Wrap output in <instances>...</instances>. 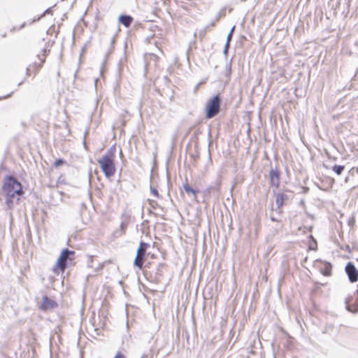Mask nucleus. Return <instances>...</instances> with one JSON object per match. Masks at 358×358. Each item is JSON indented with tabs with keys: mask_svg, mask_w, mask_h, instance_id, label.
Masks as SVG:
<instances>
[{
	"mask_svg": "<svg viewBox=\"0 0 358 358\" xmlns=\"http://www.w3.org/2000/svg\"><path fill=\"white\" fill-rule=\"evenodd\" d=\"M348 180H349V176L345 177V182H348Z\"/></svg>",
	"mask_w": 358,
	"mask_h": 358,
	"instance_id": "8fccbe9b",
	"label": "nucleus"
},
{
	"mask_svg": "<svg viewBox=\"0 0 358 358\" xmlns=\"http://www.w3.org/2000/svg\"><path fill=\"white\" fill-rule=\"evenodd\" d=\"M349 174L354 176L355 174H358V167H353L349 171Z\"/></svg>",
	"mask_w": 358,
	"mask_h": 358,
	"instance_id": "c756f323",
	"label": "nucleus"
},
{
	"mask_svg": "<svg viewBox=\"0 0 358 358\" xmlns=\"http://www.w3.org/2000/svg\"><path fill=\"white\" fill-rule=\"evenodd\" d=\"M6 34H3V35H2V37H6Z\"/></svg>",
	"mask_w": 358,
	"mask_h": 358,
	"instance_id": "6e6d98bb",
	"label": "nucleus"
},
{
	"mask_svg": "<svg viewBox=\"0 0 358 358\" xmlns=\"http://www.w3.org/2000/svg\"><path fill=\"white\" fill-rule=\"evenodd\" d=\"M25 25H26V23H25V22L22 23V24L20 25V29H22V28H24V27H25Z\"/></svg>",
	"mask_w": 358,
	"mask_h": 358,
	"instance_id": "de8ad7c7",
	"label": "nucleus"
},
{
	"mask_svg": "<svg viewBox=\"0 0 358 358\" xmlns=\"http://www.w3.org/2000/svg\"><path fill=\"white\" fill-rule=\"evenodd\" d=\"M26 74L27 76H30V68L29 67H27V69H26Z\"/></svg>",
	"mask_w": 358,
	"mask_h": 358,
	"instance_id": "c03bdc74",
	"label": "nucleus"
},
{
	"mask_svg": "<svg viewBox=\"0 0 358 358\" xmlns=\"http://www.w3.org/2000/svg\"><path fill=\"white\" fill-rule=\"evenodd\" d=\"M322 264V267L320 268V272L324 276H329L331 275L332 265L330 262L319 260Z\"/></svg>",
	"mask_w": 358,
	"mask_h": 358,
	"instance_id": "4468645a",
	"label": "nucleus"
},
{
	"mask_svg": "<svg viewBox=\"0 0 358 358\" xmlns=\"http://www.w3.org/2000/svg\"><path fill=\"white\" fill-rule=\"evenodd\" d=\"M114 46H110L108 52L106 53L104 62L107 61L108 57L113 52Z\"/></svg>",
	"mask_w": 358,
	"mask_h": 358,
	"instance_id": "c85d7f7f",
	"label": "nucleus"
},
{
	"mask_svg": "<svg viewBox=\"0 0 358 358\" xmlns=\"http://www.w3.org/2000/svg\"><path fill=\"white\" fill-rule=\"evenodd\" d=\"M345 250H347V251H348L349 252H351L350 247V245H346L345 246Z\"/></svg>",
	"mask_w": 358,
	"mask_h": 358,
	"instance_id": "37998d69",
	"label": "nucleus"
},
{
	"mask_svg": "<svg viewBox=\"0 0 358 358\" xmlns=\"http://www.w3.org/2000/svg\"><path fill=\"white\" fill-rule=\"evenodd\" d=\"M149 203L152 208H155L159 206L157 202L154 200L148 199Z\"/></svg>",
	"mask_w": 358,
	"mask_h": 358,
	"instance_id": "2f4dec72",
	"label": "nucleus"
},
{
	"mask_svg": "<svg viewBox=\"0 0 358 358\" xmlns=\"http://www.w3.org/2000/svg\"><path fill=\"white\" fill-rule=\"evenodd\" d=\"M22 189L21 182L13 176H6L3 180L2 191H14L17 189Z\"/></svg>",
	"mask_w": 358,
	"mask_h": 358,
	"instance_id": "1a4fd4ad",
	"label": "nucleus"
},
{
	"mask_svg": "<svg viewBox=\"0 0 358 358\" xmlns=\"http://www.w3.org/2000/svg\"><path fill=\"white\" fill-rule=\"evenodd\" d=\"M116 36H117V34H114L113 36L112 37L111 41H110V46L115 47V44L116 42Z\"/></svg>",
	"mask_w": 358,
	"mask_h": 358,
	"instance_id": "72a5a7b5",
	"label": "nucleus"
},
{
	"mask_svg": "<svg viewBox=\"0 0 358 358\" xmlns=\"http://www.w3.org/2000/svg\"><path fill=\"white\" fill-rule=\"evenodd\" d=\"M226 15V8H222L215 16V22H218L221 17H224Z\"/></svg>",
	"mask_w": 358,
	"mask_h": 358,
	"instance_id": "6ab92c4d",
	"label": "nucleus"
},
{
	"mask_svg": "<svg viewBox=\"0 0 358 358\" xmlns=\"http://www.w3.org/2000/svg\"><path fill=\"white\" fill-rule=\"evenodd\" d=\"M57 306L58 304L55 300L45 295L42 298V302L39 306V308L43 311H47L49 310H52L57 308Z\"/></svg>",
	"mask_w": 358,
	"mask_h": 358,
	"instance_id": "f8f14e48",
	"label": "nucleus"
},
{
	"mask_svg": "<svg viewBox=\"0 0 358 358\" xmlns=\"http://www.w3.org/2000/svg\"><path fill=\"white\" fill-rule=\"evenodd\" d=\"M124 233H125V231H123L122 229H118L114 231L113 236L115 237H120Z\"/></svg>",
	"mask_w": 358,
	"mask_h": 358,
	"instance_id": "a878e982",
	"label": "nucleus"
},
{
	"mask_svg": "<svg viewBox=\"0 0 358 358\" xmlns=\"http://www.w3.org/2000/svg\"><path fill=\"white\" fill-rule=\"evenodd\" d=\"M345 271L350 282L353 283L358 281V270L352 262H349L346 264Z\"/></svg>",
	"mask_w": 358,
	"mask_h": 358,
	"instance_id": "9b49d317",
	"label": "nucleus"
},
{
	"mask_svg": "<svg viewBox=\"0 0 358 358\" xmlns=\"http://www.w3.org/2000/svg\"><path fill=\"white\" fill-rule=\"evenodd\" d=\"M235 29V25L231 29L229 33L227 35V40L231 41L234 31Z\"/></svg>",
	"mask_w": 358,
	"mask_h": 358,
	"instance_id": "7c9ffc66",
	"label": "nucleus"
},
{
	"mask_svg": "<svg viewBox=\"0 0 358 358\" xmlns=\"http://www.w3.org/2000/svg\"><path fill=\"white\" fill-rule=\"evenodd\" d=\"M208 28H209V26H206V27H205L204 31H206V30H207Z\"/></svg>",
	"mask_w": 358,
	"mask_h": 358,
	"instance_id": "3c124183",
	"label": "nucleus"
},
{
	"mask_svg": "<svg viewBox=\"0 0 358 358\" xmlns=\"http://www.w3.org/2000/svg\"><path fill=\"white\" fill-rule=\"evenodd\" d=\"M182 188L187 194H192L194 199L196 198L197 194L199 193V189H194L188 184L187 178L186 182L182 185Z\"/></svg>",
	"mask_w": 358,
	"mask_h": 358,
	"instance_id": "2eb2a0df",
	"label": "nucleus"
},
{
	"mask_svg": "<svg viewBox=\"0 0 358 358\" xmlns=\"http://www.w3.org/2000/svg\"><path fill=\"white\" fill-rule=\"evenodd\" d=\"M166 271V265L164 263H158L151 271L145 272V275L146 278H149L151 282L159 283L162 282Z\"/></svg>",
	"mask_w": 358,
	"mask_h": 358,
	"instance_id": "7ed1b4c3",
	"label": "nucleus"
},
{
	"mask_svg": "<svg viewBox=\"0 0 358 358\" xmlns=\"http://www.w3.org/2000/svg\"><path fill=\"white\" fill-rule=\"evenodd\" d=\"M150 189L151 194L152 195H154L157 198H159V192H158L157 188H155V187H152V185H150Z\"/></svg>",
	"mask_w": 358,
	"mask_h": 358,
	"instance_id": "b1692460",
	"label": "nucleus"
},
{
	"mask_svg": "<svg viewBox=\"0 0 358 358\" xmlns=\"http://www.w3.org/2000/svg\"><path fill=\"white\" fill-rule=\"evenodd\" d=\"M153 156H154V161L155 162V160H156V157H157V152H155V153L153 154Z\"/></svg>",
	"mask_w": 358,
	"mask_h": 358,
	"instance_id": "09e8293b",
	"label": "nucleus"
},
{
	"mask_svg": "<svg viewBox=\"0 0 358 358\" xmlns=\"http://www.w3.org/2000/svg\"><path fill=\"white\" fill-rule=\"evenodd\" d=\"M150 248V244L143 241H140L138 248L136 250V255L134 260V266L139 269H142L145 261V255L147 250Z\"/></svg>",
	"mask_w": 358,
	"mask_h": 358,
	"instance_id": "39448f33",
	"label": "nucleus"
},
{
	"mask_svg": "<svg viewBox=\"0 0 358 358\" xmlns=\"http://www.w3.org/2000/svg\"><path fill=\"white\" fill-rule=\"evenodd\" d=\"M48 14H50V15H52V8H47L42 14L41 16H39L38 18H35L31 22L30 24L34 22H36L38 20H39L41 17H43V16H45V15H48Z\"/></svg>",
	"mask_w": 358,
	"mask_h": 358,
	"instance_id": "a211bd4d",
	"label": "nucleus"
},
{
	"mask_svg": "<svg viewBox=\"0 0 358 358\" xmlns=\"http://www.w3.org/2000/svg\"><path fill=\"white\" fill-rule=\"evenodd\" d=\"M13 93V92H11L10 94H8L7 95L0 96V100L6 99L10 97Z\"/></svg>",
	"mask_w": 358,
	"mask_h": 358,
	"instance_id": "e433bc0d",
	"label": "nucleus"
},
{
	"mask_svg": "<svg viewBox=\"0 0 358 358\" xmlns=\"http://www.w3.org/2000/svg\"><path fill=\"white\" fill-rule=\"evenodd\" d=\"M6 196L5 203L8 209H12L13 208L14 203H17L20 201V196L24 194V191L22 189H17L14 191H7L3 192Z\"/></svg>",
	"mask_w": 358,
	"mask_h": 358,
	"instance_id": "6e6552de",
	"label": "nucleus"
},
{
	"mask_svg": "<svg viewBox=\"0 0 358 358\" xmlns=\"http://www.w3.org/2000/svg\"><path fill=\"white\" fill-rule=\"evenodd\" d=\"M247 358H262V357L260 355H257L253 350H251L250 354L248 355Z\"/></svg>",
	"mask_w": 358,
	"mask_h": 358,
	"instance_id": "cd10ccee",
	"label": "nucleus"
},
{
	"mask_svg": "<svg viewBox=\"0 0 358 358\" xmlns=\"http://www.w3.org/2000/svg\"><path fill=\"white\" fill-rule=\"evenodd\" d=\"M83 144L84 148L86 150H87V145L86 139H83Z\"/></svg>",
	"mask_w": 358,
	"mask_h": 358,
	"instance_id": "a19ab883",
	"label": "nucleus"
},
{
	"mask_svg": "<svg viewBox=\"0 0 358 358\" xmlns=\"http://www.w3.org/2000/svg\"><path fill=\"white\" fill-rule=\"evenodd\" d=\"M228 51H229V49H227V48H224V50H223V54L225 56L226 59L227 58Z\"/></svg>",
	"mask_w": 358,
	"mask_h": 358,
	"instance_id": "ea45409f",
	"label": "nucleus"
},
{
	"mask_svg": "<svg viewBox=\"0 0 358 358\" xmlns=\"http://www.w3.org/2000/svg\"><path fill=\"white\" fill-rule=\"evenodd\" d=\"M281 172L278 166L273 167L271 164V169L268 172L270 185L275 189L279 188L280 184Z\"/></svg>",
	"mask_w": 358,
	"mask_h": 358,
	"instance_id": "9d476101",
	"label": "nucleus"
},
{
	"mask_svg": "<svg viewBox=\"0 0 358 358\" xmlns=\"http://www.w3.org/2000/svg\"><path fill=\"white\" fill-rule=\"evenodd\" d=\"M231 62H232V58L230 59L229 62L226 65V73L225 76L227 77H230L231 73Z\"/></svg>",
	"mask_w": 358,
	"mask_h": 358,
	"instance_id": "412c9836",
	"label": "nucleus"
},
{
	"mask_svg": "<svg viewBox=\"0 0 358 358\" xmlns=\"http://www.w3.org/2000/svg\"><path fill=\"white\" fill-rule=\"evenodd\" d=\"M222 99L220 94H216L210 97L206 102L205 107V117L206 119H212L220 113Z\"/></svg>",
	"mask_w": 358,
	"mask_h": 358,
	"instance_id": "f257e3e1",
	"label": "nucleus"
},
{
	"mask_svg": "<svg viewBox=\"0 0 358 358\" xmlns=\"http://www.w3.org/2000/svg\"><path fill=\"white\" fill-rule=\"evenodd\" d=\"M309 238H311L313 240V242L314 243V244L316 245H317V241L316 240L313 238V235H310L309 236Z\"/></svg>",
	"mask_w": 358,
	"mask_h": 358,
	"instance_id": "79ce46f5",
	"label": "nucleus"
},
{
	"mask_svg": "<svg viewBox=\"0 0 358 358\" xmlns=\"http://www.w3.org/2000/svg\"><path fill=\"white\" fill-rule=\"evenodd\" d=\"M127 222H122L120 226V229H122L123 231H126V229L127 228Z\"/></svg>",
	"mask_w": 358,
	"mask_h": 358,
	"instance_id": "473e14b6",
	"label": "nucleus"
},
{
	"mask_svg": "<svg viewBox=\"0 0 358 358\" xmlns=\"http://www.w3.org/2000/svg\"><path fill=\"white\" fill-rule=\"evenodd\" d=\"M93 262V259L92 256H89L87 258V266L92 267V263Z\"/></svg>",
	"mask_w": 358,
	"mask_h": 358,
	"instance_id": "f704fd0d",
	"label": "nucleus"
},
{
	"mask_svg": "<svg viewBox=\"0 0 358 358\" xmlns=\"http://www.w3.org/2000/svg\"><path fill=\"white\" fill-rule=\"evenodd\" d=\"M273 194L275 198V205L278 206L287 205L294 196V192L288 189H284L278 192L273 190Z\"/></svg>",
	"mask_w": 358,
	"mask_h": 358,
	"instance_id": "20e7f679",
	"label": "nucleus"
},
{
	"mask_svg": "<svg viewBox=\"0 0 358 358\" xmlns=\"http://www.w3.org/2000/svg\"><path fill=\"white\" fill-rule=\"evenodd\" d=\"M358 78V69L357 70L356 73H355L353 78H352V81H355Z\"/></svg>",
	"mask_w": 358,
	"mask_h": 358,
	"instance_id": "4c0bfd02",
	"label": "nucleus"
},
{
	"mask_svg": "<svg viewBox=\"0 0 358 358\" xmlns=\"http://www.w3.org/2000/svg\"><path fill=\"white\" fill-rule=\"evenodd\" d=\"M294 358H295V357H294Z\"/></svg>",
	"mask_w": 358,
	"mask_h": 358,
	"instance_id": "13d9d810",
	"label": "nucleus"
},
{
	"mask_svg": "<svg viewBox=\"0 0 358 358\" xmlns=\"http://www.w3.org/2000/svg\"><path fill=\"white\" fill-rule=\"evenodd\" d=\"M88 134H89V131L87 129L85 130V131L84 133V139H86V137L88 135Z\"/></svg>",
	"mask_w": 358,
	"mask_h": 358,
	"instance_id": "a18cd8bd",
	"label": "nucleus"
},
{
	"mask_svg": "<svg viewBox=\"0 0 358 358\" xmlns=\"http://www.w3.org/2000/svg\"><path fill=\"white\" fill-rule=\"evenodd\" d=\"M116 152L115 144L110 146L101 158H108L114 160Z\"/></svg>",
	"mask_w": 358,
	"mask_h": 358,
	"instance_id": "dca6fc26",
	"label": "nucleus"
},
{
	"mask_svg": "<svg viewBox=\"0 0 358 358\" xmlns=\"http://www.w3.org/2000/svg\"><path fill=\"white\" fill-rule=\"evenodd\" d=\"M222 185V176L218 175L214 182H212L206 189L203 190V194L205 198L210 197L213 195L215 198L218 199L220 194V187Z\"/></svg>",
	"mask_w": 358,
	"mask_h": 358,
	"instance_id": "0eeeda50",
	"label": "nucleus"
},
{
	"mask_svg": "<svg viewBox=\"0 0 358 358\" xmlns=\"http://www.w3.org/2000/svg\"><path fill=\"white\" fill-rule=\"evenodd\" d=\"M118 21L120 24L128 28L131 25L134 17L130 15L122 14L119 16Z\"/></svg>",
	"mask_w": 358,
	"mask_h": 358,
	"instance_id": "ddd939ff",
	"label": "nucleus"
},
{
	"mask_svg": "<svg viewBox=\"0 0 358 358\" xmlns=\"http://www.w3.org/2000/svg\"><path fill=\"white\" fill-rule=\"evenodd\" d=\"M120 155H122V150H120Z\"/></svg>",
	"mask_w": 358,
	"mask_h": 358,
	"instance_id": "5fc2aeb1",
	"label": "nucleus"
},
{
	"mask_svg": "<svg viewBox=\"0 0 358 358\" xmlns=\"http://www.w3.org/2000/svg\"><path fill=\"white\" fill-rule=\"evenodd\" d=\"M114 358H126L121 352H117Z\"/></svg>",
	"mask_w": 358,
	"mask_h": 358,
	"instance_id": "c9c22d12",
	"label": "nucleus"
},
{
	"mask_svg": "<svg viewBox=\"0 0 358 358\" xmlns=\"http://www.w3.org/2000/svg\"><path fill=\"white\" fill-rule=\"evenodd\" d=\"M344 169H345V166L344 165H337V164H335L332 167L333 171L334 173H336L338 176L341 175L343 173Z\"/></svg>",
	"mask_w": 358,
	"mask_h": 358,
	"instance_id": "f3484780",
	"label": "nucleus"
},
{
	"mask_svg": "<svg viewBox=\"0 0 358 358\" xmlns=\"http://www.w3.org/2000/svg\"><path fill=\"white\" fill-rule=\"evenodd\" d=\"M66 163V161L64 159L59 158L57 159L53 164V167L58 168L62 165H64Z\"/></svg>",
	"mask_w": 358,
	"mask_h": 358,
	"instance_id": "aec40b11",
	"label": "nucleus"
},
{
	"mask_svg": "<svg viewBox=\"0 0 358 358\" xmlns=\"http://www.w3.org/2000/svg\"><path fill=\"white\" fill-rule=\"evenodd\" d=\"M124 233H125V231H123L122 229H118L114 231L113 236L115 237H120Z\"/></svg>",
	"mask_w": 358,
	"mask_h": 358,
	"instance_id": "bb28decb",
	"label": "nucleus"
},
{
	"mask_svg": "<svg viewBox=\"0 0 358 358\" xmlns=\"http://www.w3.org/2000/svg\"><path fill=\"white\" fill-rule=\"evenodd\" d=\"M311 229H312V227H310L309 231H311Z\"/></svg>",
	"mask_w": 358,
	"mask_h": 358,
	"instance_id": "4d7b16f0",
	"label": "nucleus"
},
{
	"mask_svg": "<svg viewBox=\"0 0 358 358\" xmlns=\"http://www.w3.org/2000/svg\"><path fill=\"white\" fill-rule=\"evenodd\" d=\"M270 220L272 222H280L281 220L279 219L278 216L276 215L274 213H271L270 215Z\"/></svg>",
	"mask_w": 358,
	"mask_h": 358,
	"instance_id": "5701e85b",
	"label": "nucleus"
},
{
	"mask_svg": "<svg viewBox=\"0 0 358 358\" xmlns=\"http://www.w3.org/2000/svg\"><path fill=\"white\" fill-rule=\"evenodd\" d=\"M24 81H21L20 83H18L17 86H20L22 83H23Z\"/></svg>",
	"mask_w": 358,
	"mask_h": 358,
	"instance_id": "603ef678",
	"label": "nucleus"
},
{
	"mask_svg": "<svg viewBox=\"0 0 358 358\" xmlns=\"http://www.w3.org/2000/svg\"><path fill=\"white\" fill-rule=\"evenodd\" d=\"M230 42H231V41L227 40V41H226V43H225V45H224V48L229 49V45H230Z\"/></svg>",
	"mask_w": 358,
	"mask_h": 358,
	"instance_id": "58836bf2",
	"label": "nucleus"
},
{
	"mask_svg": "<svg viewBox=\"0 0 358 358\" xmlns=\"http://www.w3.org/2000/svg\"><path fill=\"white\" fill-rule=\"evenodd\" d=\"M282 206H276L275 208H272V213H274L278 217L280 216L282 213V210L281 209Z\"/></svg>",
	"mask_w": 358,
	"mask_h": 358,
	"instance_id": "4be33fe9",
	"label": "nucleus"
},
{
	"mask_svg": "<svg viewBox=\"0 0 358 358\" xmlns=\"http://www.w3.org/2000/svg\"><path fill=\"white\" fill-rule=\"evenodd\" d=\"M217 22H215V19L210 23V26L213 27L215 25Z\"/></svg>",
	"mask_w": 358,
	"mask_h": 358,
	"instance_id": "49530a36",
	"label": "nucleus"
},
{
	"mask_svg": "<svg viewBox=\"0 0 358 358\" xmlns=\"http://www.w3.org/2000/svg\"><path fill=\"white\" fill-rule=\"evenodd\" d=\"M167 180H168V182H169V176L167 175Z\"/></svg>",
	"mask_w": 358,
	"mask_h": 358,
	"instance_id": "864d4df0",
	"label": "nucleus"
},
{
	"mask_svg": "<svg viewBox=\"0 0 358 358\" xmlns=\"http://www.w3.org/2000/svg\"><path fill=\"white\" fill-rule=\"evenodd\" d=\"M334 328V326L332 324H327L324 329L322 330V334H328L331 330H332Z\"/></svg>",
	"mask_w": 358,
	"mask_h": 358,
	"instance_id": "393cba45",
	"label": "nucleus"
},
{
	"mask_svg": "<svg viewBox=\"0 0 358 358\" xmlns=\"http://www.w3.org/2000/svg\"><path fill=\"white\" fill-rule=\"evenodd\" d=\"M74 256L75 251L64 248L57 260L55 269L60 270L63 273L67 268L69 262L73 260Z\"/></svg>",
	"mask_w": 358,
	"mask_h": 358,
	"instance_id": "f03ea898",
	"label": "nucleus"
},
{
	"mask_svg": "<svg viewBox=\"0 0 358 358\" xmlns=\"http://www.w3.org/2000/svg\"><path fill=\"white\" fill-rule=\"evenodd\" d=\"M98 163L106 178L110 179L114 176L116 168L113 159L108 158H100L98 159Z\"/></svg>",
	"mask_w": 358,
	"mask_h": 358,
	"instance_id": "423d86ee",
	"label": "nucleus"
}]
</instances>
